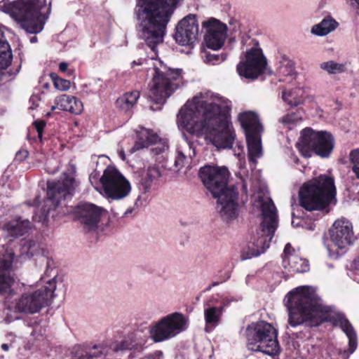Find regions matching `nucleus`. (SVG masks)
Segmentation results:
<instances>
[{"instance_id":"1","label":"nucleus","mask_w":359,"mask_h":359,"mask_svg":"<svg viewBox=\"0 0 359 359\" xmlns=\"http://www.w3.org/2000/svg\"><path fill=\"white\" fill-rule=\"evenodd\" d=\"M230 108L229 101L201 93L180 109L177 123L190 134H207L218 148H231L236 135L228 116Z\"/></svg>"},{"instance_id":"2","label":"nucleus","mask_w":359,"mask_h":359,"mask_svg":"<svg viewBox=\"0 0 359 359\" xmlns=\"http://www.w3.org/2000/svg\"><path fill=\"white\" fill-rule=\"evenodd\" d=\"M230 108L229 101L201 93L180 109L177 123L190 134H207L218 148H231L236 135L228 116Z\"/></svg>"},{"instance_id":"3","label":"nucleus","mask_w":359,"mask_h":359,"mask_svg":"<svg viewBox=\"0 0 359 359\" xmlns=\"http://www.w3.org/2000/svg\"><path fill=\"white\" fill-rule=\"evenodd\" d=\"M284 304L288 314V324L296 327L302 325L309 327L319 325L323 321H329L339 327L348 339L347 350L339 351L341 359H348L357 348L356 333L345 316L326 306L316 293L314 287L302 285L290 291L284 298Z\"/></svg>"},{"instance_id":"4","label":"nucleus","mask_w":359,"mask_h":359,"mask_svg":"<svg viewBox=\"0 0 359 359\" xmlns=\"http://www.w3.org/2000/svg\"><path fill=\"white\" fill-rule=\"evenodd\" d=\"M180 0H137L135 13L137 34L156 55L162 43L167 25Z\"/></svg>"},{"instance_id":"5","label":"nucleus","mask_w":359,"mask_h":359,"mask_svg":"<svg viewBox=\"0 0 359 359\" xmlns=\"http://www.w3.org/2000/svg\"><path fill=\"white\" fill-rule=\"evenodd\" d=\"M199 177L213 198H217L216 210L223 220L229 223L239 214L238 191L227 187L229 171L226 168L206 165L199 170Z\"/></svg>"},{"instance_id":"6","label":"nucleus","mask_w":359,"mask_h":359,"mask_svg":"<svg viewBox=\"0 0 359 359\" xmlns=\"http://www.w3.org/2000/svg\"><path fill=\"white\" fill-rule=\"evenodd\" d=\"M253 206L262 212V222L256 234L253 235L247 247L243 250L242 260L251 259L264 253L269 248L270 243L278 227L276 208L271 198L264 193L253 195Z\"/></svg>"},{"instance_id":"7","label":"nucleus","mask_w":359,"mask_h":359,"mask_svg":"<svg viewBox=\"0 0 359 359\" xmlns=\"http://www.w3.org/2000/svg\"><path fill=\"white\" fill-rule=\"evenodd\" d=\"M50 1L47 0H4L0 10L20 21L22 27L28 33L41 32L50 13Z\"/></svg>"},{"instance_id":"8","label":"nucleus","mask_w":359,"mask_h":359,"mask_svg":"<svg viewBox=\"0 0 359 359\" xmlns=\"http://www.w3.org/2000/svg\"><path fill=\"white\" fill-rule=\"evenodd\" d=\"M36 287L34 291L25 292L20 296L15 302V311H12L10 306L7 307L4 311L6 323L19 319L17 312L34 314L51 303L56 289V273H53V277L42 276Z\"/></svg>"},{"instance_id":"9","label":"nucleus","mask_w":359,"mask_h":359,"mask_svg":"<svg viewBox=\"0 0 359 359\" xmlns=\"http://www.w3.org/2000/svg\"><path fill=\"white\" fill-rule=\"evenodd\" d=\"M152 79L149 84V100L163 105L165 100L182 84L181 69L169 67L161 60L154 63Z\"/></svg>"},{"instance_id":"10","label":"nucleus","mask_w":359,"mask_h":359,"mask_svg":"<svg viewBox=\"0 0 359 359\" xmlns=\"http://www.w3.org/2000/svg\"><path fill=\"white\" fill-rule=\"evenodd\" d=\"M335 196L334 180L327 175H320L304 183L299 192L300 205L308 211L324 209Z\"/></svg>"},{"instance_id":"11","label":"nucleus","mask_w":359,"mask_h":359,"mask_svg":"<svg viewBox=\"0 0 359 359\" xmlns=\"http://www.w3.org/2000/svg\"><path fill=\"white\" fill-rule=\"evenodd\" d=\"M246 345L249 350L275 356L280 353L278 331L270 323L258 321L248 325L245 330Z\"/></svg>"},{"instance_id":"12","label":"nucleus","mask_w":359,"mask_h":359,"mask_svg":"<svg viewBox=\"0 0 359 359\" xmlns=\"http://www.w3.org/2000/svg\"><path fill=\"white\" fill-rule=\"evenodd\" d=\"M296 147L304 157H310L315 153L322 158H327L334 148V137L326 131L317 132L306 128L302 130Z\"/></svg>"},{"instance_id":"13","label":"nucleus","mask_w":359,"mask_h":359,"mask_svg":"<svg viewBox=\"0 0 359 359\" xmlns=\"http://www.w3.org/2000/svg\"><path fill=\"white\" fill-rule=\"evenodd\" d=\"M241 43L243 46L251 47L246 50L243 57L238 64L237 72L241 76L254 80L264 72L266 66V57L257 40L243 35Z\"/></svg>"},{"instance_id":"14","label":"nucleus","mask_w":359,"mask_h":359,"mask_svg":"<svg viewBox=\"0 0 359 359\" xmlns=\"http://www.w3.org/2000/svg\"><path fill=\"white\" fill-rule=\"evenodd\" d=\"M239 121L245 131L248 146V157L255 168L257 160L262 156L261 135L263 126L260 123L258 116L252 111H246L239 115Z\"/></svg>"},{"instance_id":"15","label":"nucleus","mask_w":359,"mask_h":359,"mask_svg":"<svg viewBox=\"0 0 359 359\" xmlns=\"http://www.w3.org/2000/svg\"><path fill=\"white\" fill-rule=\"evenodd\" d=\"M187 325L188 319L185 316L175 312L161 318L150 326V337L155 343L165 341L185 331Z\"/></svg>"},{"instance_id":"16","label":"nucleus","mask_w":359,"mask_h":359,"mask_svg":"<svg viewBox=\"0 0 359 359\" xmlns=\"http://www.w3.org/2000/svg\"><path fill=\"white\" fill-rule=\"evenodd\" d=\"M102 194L108 199L121 200L131 191L130 182L114 167H107L100 179Z\"/></svg>"},{"instance_id":"17","label":"nucleus","mask_w":359,"mask_h":359,"mask_svg":"<svg viewBox=\"0 0 359 359\" xmlns=\"http://www.w3.org/2000/svg\"><path fill=\"white\" fill-rule=\"evenodd\" d=\"M68 171L69 173L63 174L61 180L48 181L47 183V202H51L54 208H57L62 200H67L73 195L76 187L74 177L76 166L69 164Z\"/></svg>"},{"instance_id":"18","label":"nucleus","mask_w":359,"mask_h":359,"mask_svg":"<svg viewBox=\"0 0 359 359\" xmlns=\"http://www.w3.org/2000/svg\"><path fill=\"white\" fill-rule=\"evenodd\" d=\"M199 25L196 14H189L178 22L174 39L180 46H192L198 40Z\"/></svg>"},{"instance_id":"19","label":"nucleus","mask_w":359,"mask_h":359,"mask_svg":"<svg viewBox=\"0 0 359 359\" xmlns=\"http://www.w3.org/2000/svg\"><path fill=\"white\" fill-rule=\"evenodd\" d=\"M104 212L102 207L90 203H82L76 208L74 215L86 231L93 232L97 230Z\"/></svg>"},{"instance_id":"20","label":"nucleus","mask_w":359,"mask_h":359,"mask_svg":"<svg viewBox=\"0 0 359 359\" xmlns=\"http://www.w3.org/2000/svg\"><path fill=\"white\" fill-rule=\"evenodd\" d=\"M202 29L205 31L204 41L206 46L214 50L221 48L226 39V25L211 18L202 22Z\"/></svg>"},{"instance_id":"21","label":"nucleus","mask_w":359,"mask_h":359,"mask_svg":"<svg viewBox=\"0 0 359 359\" xmlns=\"http://www.w3.org/2000/svg\"><path fill=\"white\" fill-rule=\"evenodd\" d=\"M330 236L337 248L345 249L355 240L352 223L345 218L337 219L330 230Z\"/></svg>"},{"instance_id":"22","label":"nucleus","mask_w":359,"mask_h":359,"mask_svg":"<svg viewBox=\"0 0 359 359\" xmlns=\"http://www.w3.org/2000/svg\"><path fill=\"white\" fill-rule=\"evenodd\" d=\"M13 259L14 253L11 250L3 249L0 252V294L4 296L6 302L13 292L11 286L14 278L11 272Z\"/></svg>"},{"instance_id":"23","label":"nucleus","mask_w":359,"mask_h":359,"mask_svg":"<svg viewBox=\"0 0 359 359\" xmlns=\"http://www.w3.org/2000/svg\"><path fill=\"white\" fill-rule=\"evenodd\" d=\"M282 259L285 269L296 273H305L309 270L308 260L302 259L290 243L285 246Z\"/></svg>"},{"instance_id":"24","label":"nucleus","mask_w":359,"mask_h":359,"mask_svg":"<svg viewBox=\"0 0 359 359\" xmlns=\"http://www.w3.org/2000/svg\"><path fill=\"white\" fill-rule=\"evenodd\" d=\"M56 109L79 115L83 111V105L82 102L77 97L62 94L55 97L54 105L51 107L52 111Z\"/></svg>"},{"instance_id":"25","label":"nucleus","mask_w":359,"mask_h":359,"mask_svg":"<svg viewBox=\"0 0 359 359\" xmlns=\"http://www.w3.org/2000/svg\"><path fill=\"white\" fill-rule=\"evenodd\" d=\"M22 250L28 257L40 256L41 260L46 261V269L43 276L53 277V273H56V276L57 275V272L55 269L54 261L51 258L43 255V250L40 248L39 245L36 242L34 241L27 242L24 245Z\"/></svg>"},{"instance_id":"26","label":"nucleus","mask_w":359,"mask_h":359,"mask_svg":"<svg viewBox=\"0 0 359 359\" xmlns=\"http://www.w3.org/2000/svg\"><path fill=\"white\" fill-rule=\"evenodd\" d=\"M139 128L140 130H137V141L131 148V152L148 147L159 141V137L153 130L142 126H139Z\"/></svg>"},{"instance_id":"27","label":"nucleus","mask_w":359,"mask_h":359,"mask_svg":"<svg viewBox=\"0 0 359 359\" xmlns=\"http://www.w3.org/2000/svg\"><path fill=\"white\" fill-rule=\"evenodd\" d=\"M30 229V222L28 219L18 218L11 220L4 226V230L12 237L23 236Z\"/></svg>"},{"instance_id":"28","label":"nucleus","mask_w":359,"mask_h":359,"mask_svg":"<svg viewBox=\"0 0 359 359\" xmlns=\"http://www.w3.org/2000/svg\"><path fill=\"white\" fill-rule=\"evenodd\" d=\"M222 308L212 306L207 304L204 309V318L205 321V330L211 332L219 323L222 313Z\"/></svg>"},{"instance_id":"29","label":"nucleus","mask_w":359,"mask_h":359,"mask_svg":"<svg viewBox=\"0 0 359 359\" xmlns=\"http://www.w3.org/2000/svg\"><path fill=\"white\" fill-rule=\"evenodd\" d=\"M339 23L330 15L325 16L318 24L313 25L311 32L318 36H326L335 30Z\"/></svg>"},{"instance_id":"30","label":"nucleus","mask_w":359,"mask_h":359,"mask_svg":"<svg viewBox=\"0 0 359 359\" xmlns=\"http://www.w3.org/2000/svg\"><path fill=\"white\" fill-rule=\"evenodd\" d=\"M161 176V173L157 165H153L149 166L140 181L142 191L144 193L149 191L151 186L157 182Z\"/></svg>"},{"instance_id":"31","label":"nucleus","mask_w":359,"mask_h":359,"mask_svg":"<svg viewBox=\"0 0 359 359\" xmlns=\"http://www.w3.org/2000/svg\"><path fill=\"white\" fill-rule=\"evenodd\" d=\"M201 59L203 62L208 65H217L224 62L226 55L224 53L216 54L211 53L207 50H203L201 52Z\"/></svg>"},{"instance_id":"32","label":"nucleus","mask_w":359,"mask_h":359,"mask_svg":"<svg viewBox=\"0 0 359 359\" xmlns=\"http://www.w3.org/2000/svg\"><path fill=\"white\" fill-rule=\"evenodd\" d=\"M278 73L281 76H292L295 73L294 63L286 56H283L280 60Z\"/></svg>"},{"instance_id":"33","label":"nucleus","mask_w":359,"mask_h":359,"mask_svg":"<svg viewBox=\"0 0 359 359\" xmlns=\"http://www.w3.org/2000/svg\"><path fill=\"white\" fill-rule=\"evenodd\" d=\"M320 68L330 74H337L346 70V65L330 60L320 64Z\"/></svg>"},{"instance_id":"34","label":"nucleus","mask_w":359,"mask_h":359,"mask_svg":"<svg viewBox=\"0 0 359 359\" xmlns=\"http://www.w3.org/2000/svg\"><path fill=\"white\" fill-rule=\"evenodd\" d=\"M301 120L302 118L297 114L291 113L281 117L279 122L282 125L283 129L290 130H292Z\"/></svg>"},{"instance_id":"35","label":"nucleus","mask_w":359,"mask_h":359,"mask_svg":"<svg viewBox=\"0 0 359 359\" xmlns=\"http://www.w3.org/2000/svg\"><path fill=\"white\" fill-rule=\"evenodd\" d=\"M349 157L352 164V170L355 177L359 179V149L351 151Z\"/></svg>"},{"instance_id":"36","label":"nucleus","mask_w":359,"mask_h":359,"mask_svg":"<svg viewBox=\"0 0 359 359\" xmlns=\"http://www.w3.org/2000/svg\"><path fill=\"white\" fill-rule=\"evenodd\" d=\"M283 100L291 107H295L299 104L301 100L299 98L294 96V92L283 91L282 94Z\"/></svg>"},{"instance_id":"37","label":"nucleus","mask_w":359,"mask_h":359,"mask_svg":"<svg viewBox=\"0 0 359 359\" xmlns=\"http://www.w3.org/2000/svg\"><path fill=\"white\" fill-rule=\"evenodd\" d=\"M186 156H187L183 151L180 149H177V155L174 160L173 170L178 171L184 166ZM170 168L172 169V168Z\"/></svg>"},{"instance_id":"38","label":"nucleus","mask_w":359,"mask_h":359,"mask_svg":"<svg viewBox=\"0 0 359 359\" xmlns=\"http://www.w3.org/2000/svg\"><path fill=\"white\" fill-rule=\"evenodd\" d=\"M53 83L55 87L59 90L65 91L69 89L70 88V81L66 79L53 77L52 76Z\"/></svg>"},{"instance_id":"39","label":"nucleus","mask_w":359,"mask_h":359,"mask_svg":"<svg viewBox=\"0 0 359 359\" xmlns=\"http://www.w3.org/2000/svg\"><path fill=\"white\" fill-rule=\"evenodd\" d=\"M140 92L134 90L130 93H126L123 97L126 98L125 102H128L133 107L136 104L138 98L140 97Z\"/></svg>"},{"instance_id":"40","label":"nucleus","mask_w":359,"mask_h":359,"mask_svg":"<svg viewBox=\"0 0 359 359\" xmlns=\"http://www.w3.org/2000/svg\"><path fill=\"white\" fill-rule=\"evenodd\" d=\"M351 278L358 283H359V256L353 264V269L349 274Z\"/></svg>"},{"instance_id":"41","label":"nucleus","mask_w":359,"mask_h":359,"mask_svg":"<svg viewBox=\"0 0 359 359\" xmlns=\"http://www.w3.org/2000/svg\"><path fill=\"white\" fill-rule=\"evenodd\" d=\"M125 99L126 98L123 96L118 98L116 104L118 108L126 112L131 109L133 107L128 102H125Z\"/></svg>"},{"instance_id":"42","label":"nucleus","mask_w":359,"mask_h":359,"mask_svg":"<svg viewBox=\"0 0 359 359\" xmlns=\"http://www.w3.org/2000/svg\"><path fill=\"white\" fill-rule=\"evenodd\" d=\"M154 145L155 147H152L151 150L156 154H162L168 148V145L165 142H161L160 140Z\"/></svg>"},{"instance_id":"43","label":"nucleus","mask_w":359,"mask_h":359,"mask_svg":"<svg viewBox=\"0 0 359 359\" xmlns=\"http://www.w3.org/2000/svg\"><path fill=\"white\" fill-rule=\"evenodd\" d=\"M34 125L36 132L38 133V136L39 138H41L43 128L46 126V123L43 121L37 120L34 122Z\"/></svg>"},{"instance_id":"44","label":"nucleus","mask_w":359,"mask_h":359,"mask_svg":"<svg viewBox=\"0 0 359 359\" xmlns=\"http://www.w3.org/2000/svg\"><path fill=\"white\" fill-rule=\"evenodd\" d=\"M29 156L27 150H20L16 153L15 160L18 161H22L26 159Z\"/></svg>"},{"instance_id":"45","label":"nucleus","mask_w":359,"mask_h":359,"mask_svg":"<svg viewBox=\"0 0 359 359\" xmlns=\"http://www.w3.org/2000/svg\"><path fill=\"white\" fill-rule=\"evenodd\" d=\"M241 299V297L235 298V297H226L222 300V306H219L222 308V310L224 307L228 306L231 302H238Z\"/></svg>"},{"instance_id":"46","label":"nucleus","mask_w":359,"mask_h":359,"mask_svg":"<svg viewBox=\"0 0 359 359\" xmlns=\"http://www.w3.org/2000/svg\"><path fill=\"white\" fill-rule=\"evenodd\" d=\"M183 137L184 138V140L187 142V146L189 148L188 155L189 157L191 158V157L194 156L196 154L195 149L194 148L192 143L189 140H188L185 134H183Z\"/></svg>"},{"instance_id":"47","label":"nucleus","mask_w":359,"mask_h":359,"mask_svg":"<svg viewBox=\"0 0 359 359\" xmlns=\"http://www.w3.org/2000/svg\"><path fill=\"white\" fill-rule=\"evenodd\" d=\"M40 100L39 97L37 95H33L30 97V102L32 103V104L29 107V109H34L38 107L37 102Z\"/></svg>"},{"instance_id":"48","label":"nucleus","mask_w":359,"mask_h":359,"mask_svg":"<svg viewBox=\"0 0 359 359\" xmlns=\"http://www.w3.org/2000/svg\"><path fill=\"white\" fill-rule=\"evenodd\" d=\"M27 204L29 206H38L40 204L39 196H36L33 202L29 201Z\"/></svg>"},{"instance_id":"49","label":"nucleus","mask_w":359,"mask_h":359,"mask_svg":"<svg viewBox=\"0 0 359 359\" xmlns=\"http://www.w3.org/2000/svg\"><path fill=\"white\" fill-rule=\"evenodd\" d=\"M346 1L352 7L359 8V0H346Z\"/></svg>"},{"instance_id":"50","label":"nucleus","mask_w":359,"mask_h":359,"mask_svg":"<svg viewBox=\"0 0 359 359\" xmlns=\"http://www.w3.org/2000/svg\"><path fill=\"white\" fill-rule=\"evenodd\" d=\"M68 68V64L67 62H60L59 65V69L62 72H65L67 70Z\"/></svg>"},{"instance_id":"51","label":"nucleus","mask_w":359,"mask_h":359,"mask_svg":"<svg viewBox=\"0 0 359 359\" xmlns=\"http://www.w3.org/2000/svg\"><path fill=\"white\" fill-rule=\"evenodd\" d=\"M141 205H142V198H141V196H139L137 199L135 200V208H138L139 207H140Z\"/></svg>"},{"instance_id":"52","label":"nucleus","mask_w":359,"mask_h":359,"mask_svg":"<svg viewBox=\"0 0 359 359\" xmlns=\"http://www.w3.org/2000/svg\"><path fill=\"white\" fill-rule=\"evenodd\" d=\"M135 208L134 207V208H130L127 209L126 210V212H124V215H128L132 213L135 210Z\"/></svg>"},{"instance_id":"53","label":"nucleus","mask_w":359,"mask_h":359,"mask_svg":"<svg viewBox=\"0 0 359 359\" xmlns=\"http://www.w3.org/2000/svg\"><path fill=\"white\" fill-rule=\"evenodd\" d=\"M118 154H119V156L121 157V158L124 161L126 159V155H125V153L123 150H121L118 151Z\"/></svg>"},{"instance_id":"54","label":"nucleus","mask_w":359,"mask_h":359,"mask_svg":"<svg viewBox=\"0 0 359 359\" xmlns=\"http://www.w3.org/2000/svg\"><path fill=\"white\" fill-rule=\"evenodd\" d=\"M46 171L48 173H50V174H55L57 171V168H55L53 169H49V168H47L46 169Z\"/></svg>"},{"instance_id":"55","label":"nucleus","mask_w":359,"mask_h":359,"mask_svg":"<svg viewBox=\"0 0 359 359\" xmlns=\"http://www.w3.org/2000/svg\"><path fill=\"white\" fill-rule=\"evenodd\" d=\"M1 348L5 351H8L9 349V345L8 344H3L1 345Z\"/></svg>"},{"instance_id":"56","label":"nucleus","mask_w":359,"mask_h":359,"mask_svg":"<svg viewBox=\"0 0 359 359\" xmlns=\"http://www.w3.org/2000/svg\"><path fill=\"white\" fill-rule=\"evenodd\" d=\"M30 43H34L37 41V37L36 36H32L29 39Z\"/></svg>"},{"instance_id":"57","label":"nucleus","mask_w":359,"mask_h":359,"mask_svg":"<svg viewBox=\"0 0 359 359\" xmlns=\"http://www.w3.org/2000/svg\"><path fill=\"white\" fill-rule=\"evenodd\" d=\"M131 65H132V67H133L135 66V65H142V62H141L140 60H139L138 62L133 61Z\"/></svg>"},{"instance_id":"58","label":"nucleus","mask_w":359,"mask_h":359,"mask_svg":"<svg viewBox=\"0 0 359 359\" xmlns=\"http://www.w3.org/2000/svg\"><path fill=\"white\" fill-rule=\"evenodd\" d=\"M236 146H237V147H238V150H240V151H241V153H243V145H241V144H239V143H237Z\"/></svg>"},{"instance_id":"59","label":"nucleus","mask_w":359,"mask_h":359,"mask_svg":"<svg viewBox=\"0 0 359 359\" xmlns=\"http://www.w3.org/2000/svg\"><path fill=\"white\" fill-rule=\"evenodd\" d=\"M221 282L215 281L211 284L212 287L217 286Z\"/></svg>"},{"instance_id":"60","label":"nucleus","mask_w":359,"mask_h":359,"mask_svg":"<svg viewBox=\"0 0 359 359\" xmlns=\"http://www.w3.org/2000/svg\"><path fill=\"white\" fill-rule=\"evenodd\" d=\"M39 327V325H36L34 328L33 332H32V335L35 336V332H36V329Z\"/></svg>"},{"instance_id":"61","label":"nucleus","mask_w":359,"mask_h":359,"mask_svg":"<svg viewBox=\"0 0 359 359\" xmlns=\"http://www.w3.org/2000/svg\"><path fill=\"white\" fill-rule=\"evenodd\" d=\"M49 210H50V208L48 210H44L43 214H42V216L43 217H46L47 215V214L48 213Z\"/></svg>"},{"instance_id":"62","label":"nucleus","mask_w":359,"mask_h":359,"mask_svg":"<svg viewBox=\"0 0 359 359\" xmlns=\"http://www.w3.org/2000/svg\"><path fill=\"white\" fill-rule=\"evenodd\" d=\"M293 161L295 163H297L299 162V158L297 156H294Z\"/></svg>"},{"instance_id":"63","label":"nucleus","mask_w":359,"mask_h":359,"mask_svg":"<svg viewBox=\"0 0 359 359\" xmlns=\"http://www.w3.org/2000/svg\"><path fill=\"white\" fill-rule=\"evenodd\" d=\"M212 287L211 286V285H210L208 287H207L205 289V292H208V291H210L211 290Z\"/></svg>"},{"instance_id":"64","label":"nucleus","mask_w":359,"mask_h":359,"mask_svg":"<svg viewBox=\"0 0 359 359\" xmlns=\"http://www.w3.org/2000/svg\"><path fill=\"white\" fill-rule=\"evenodd\" d=\"M243 188L244 191H246L247 187H246V185L245 184H243Z\"/></svg>"}]
</instances>
